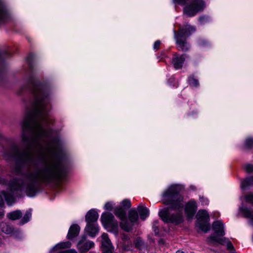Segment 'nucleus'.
Wrapping results in <instances>:
<instances>
[{"label":"nucleus","mask_w":253,"mask_h":253,"mask_svg":"<svg viewBox=\"0 0 253 253\" xmlns=\"http://www.w3.org/2000/svg\"><path fill=\"white\" fill-rule=\"evenodd\" d=\"M34 86L33 97L30 106H26L25 116L22 123V141L27 147L21 150L17 146H12L10 155L23 165H34L36 156L29 149L38 148V164L34 171H28L24 179L14 178L8 182L11 190L23 191L29 197L35 195L40 181L49 182L64 177L67 172L66 166L58 157L60 141L53 135L54 132L48 127L49 120L46 118V108L49 97L41 84L30 81Z\"/></svg>","instance_id":"1"},{"label":"nucleus","mask_w":253,"mask_h":253,"mask_svg":"<svg viewBox=\"0 0 253 253\" xmlns=\"http://www.w3.org/2000/svg\"><path fill=\"white\" fill-rule=\"evenodd\" d=\"M182 186L179 184L169 185L162 194L163 203L173 210H179L183 207V197L180 194Z\"/></svg>","instance_id":"2"},{"label":"nucleus","mask_w":253,"mask_h":253,"mask_svg":"<svg viewBox=\"0 0 253 253\" xmlns=\"http://www.w3.org/2000/svg\"><path fill=\"white\" fill-rule=\"evenodd\" d=\"M195 31L194 27L187 24L180 28L177 33L174 31V39L178 50L185 52L189 49L190 46L186 39Z\"/></svg>","instance_id":"3"},{"label":"nucleus","mask_w":253,"mask_h":253,"mask_svg":"<svg viewBox=\"0 0 253 253\" xmlns=\"http://www.w3.org/2000/svg\"><path fill=\"white\" fill-rule=\"evenodd\" d=\"M189 0H172L173 2L177 3L181 5H185L184 8V14L192 17L198 12L202 11L206 7L205 1L202 0H194L189 4H187Z\"/></svg>","instance_id":"4"},{"label":"nucleus","mask_w":253,"mask_h":253,"mask_svg":"<svg viewBox=\"0 0 253 253\" xmlns=\"http://www.w3.org/2000/svg\"><path fill=\"white\" fill-rule=\"evenodd\" d=\"M101 220L103 226L106 228H111L110 231L116 236L118 234V222L114 216L110 212H104L101 216Z\"/></svg>","instance_id":"5"},{"label":"nucleus","mask_w":253,"mask_h":253,"mask_svg":"<svg viewBox=\"0 0 253 253\" xmlns=\"http://www.w3.org/2000/svg\"><path fill=\"white\" fill-rule=\"evenodd\" d=\"M159 215L162 219L166 223H172L175 224L180 223L183 221L182 213L178 212L170 214L167 209L161 210Z\"/></svg>","instance_id":"6"},{"label":"nucleus","mask_w":253,"mask_h":253,"mask_svg":"<svg viewBox=\"0 0 253 253\" xmlns=\"http://www.w3.org/2000/svg\"><path fill=\"white\" fill-rule=\"evenodd\" d=\"M197 226L205 233L210 230L209 221L210 217L207 211L199 210L197 214Z\"/></svg>","instance_id":"7"},{"label":"nucleus","mask_w":253,"mask_h":253,"mask_svg":"<svg viewBox=\"0 0 253 253\" xmlns=\"http://www.w3.org/2000/svg\"><path fill=\"white\" fill-rule=\"evenodd\" d=\"M114 214L121 220L120 224L121 228L126 232L132 229V224H129L126 219V211L121 207H117L114 210Z\"/></svg>","instance_id":"8"},{"label":"nucleus","mask_w":253,"mask_h":253,"mask_svg":"<svg viewBox=\"0 0 253 253\" xmlns=\"http://www.w3.org/2000/svg\"><path fill=\"white\" fill-rule=\"evenodd\" d=\"M207 242L210 245H215L216 243H219L222 245L226 246L228 250L234 249L233 246L231 242L228 239L226 238L218 239L216 236L212 235L207 238Z\"/></svg>","instance_id":"9"},{"label":"nucleus","mask_w":253,"mask_h":253,"mask_svg":"<svg viewBox=\"0 0 253 253\" xmlns=\"http://www.w3.org/2000/svg\"><path fill=\"white\" fill-rule=\"evenodd\" d=\"M94 246V244L92 241H86L85 238L83 237L78 242L77 247L81 253H84L93 248Z\"/></svg>","instance_id":"10"},{"label":"nucleus","mask_w":253,"mask_h":253,"mask_svg":"<svg viewBox=\"0 0 253 253\" xmlns=\"http://www.w3.org/2000/svg\"><path fill=\"white\" fill-rule=\"evenodd\" d=\"M197 205L195 201L191 200L188 202L185 208V212L188 218H192L197 211Z\"/></svg>","instance_id":"11"},{"label":"nucleus","mask_w":253,"mask_h":253,"mask_svg":"<svg viewBox=\"0 0 253 253\" xmlns=\"http://www.w3.org/2000/svg\"><path fill=\"white\" fill-rule=\"evenodd\" d=\"M185 61V58L183 55H179L177 53H174L172 59V63L174 68L176 69H181Z\"/></svg>","instance_id":"12"},{"label":"nucleus","mask_w":253,"mask_h":253,"mask_svg":"<svg viewBox=\"0 0 253 253\" xmlns=\"http://www.w3.org/2000/svg\"><path fill=\"white\" fill-rule=\"evenodd\" d=\"M99 215L94 209L89 210L85 215V221L87 223H95L97 220Z\"/></svg>","instance_id":"13"},{"label":"nucleus","mask_w":253,"mask_h":253,"mask_svg":"<svg viewBox=\"0 0 253 253\" xmlns=\"http://www.w3.org/2000/svg\"><path fill=\"white\" fill-rule=\"evenodd\" d=\"M212 229L214 234L218 236H223L225 234L223 224L220 221H216L212 224Z\"/></svg>","instance_id":"14"},{"label":"nucleus","mask_w":253,"mask_h":253,"mask_svg":"<svg viewBox=\"0 0 253 253\" xmlns=\"http://www.w3.org/2000/svg\"><path fill=\"white\" fill-rule=\"evenodd\" d=\"M85 230L89 236L93 237L98 232V226L96 223H87L85 227Z\"/></svg>","instance_id":"15"},{"label":"nucleus","mask_w":253,"mask_h":253,"mask_svg":"<svg viewBox=\"0 0 253 253\" xmlns=\"http://www.w3.org/2000/svg\"><path fill=\"white\" fill-rule=\"evenodd\" d=\"M102 238V246L103 248V251L104 250H113V247L111 242L110 240L109 239L108 234L107 233H104L101 235Z\"/></svg>","instance_id":"16"},{"label":"nucleus","mask_w":253,"mask_h":253,"mask_svg":"<svg viewBox=\"0 0 253 253\" xmlns=\"http://www.w3.org/2000/svg\"><path fill=\"white\" fill-rule=\"evenodd\" d=\"M80 231V227L77 224H74L70 226L67 237L68 239H72L77 237Z\"/></svg>","instance_id":"17"},{"label":"nucleus","mask_w":253,"mask_h":253,"mask_svg":"<svg viewBox=\"0 0 253 253\" xmlns=\"http://www.w3.org/2000/svg\"><path fill=\"white\" fill-rule=\"evenodd\" d=\"M8 17V13L7 11L3 2L0 0V22L6 21Z\"/></svg>","instance_id":"18"},{"label":"nucleus","mask_w":253,"mask_h":253,"mask_svg":"<svg viewBox=\"0 0 253 253\" xmlns=\"http://www.w3.org/2000/svg\"><path fill=\"white\" fill-rule=\"evenodd\" d=\"M240 211L243 213L244 216L250 219V223L253 225V210L247 208H240Z\"/></svg>","instance_id":"19"},{"label":"nucleus","mask_w":253,"mask_h":253,"mask_svg":"<svg viewBox=\"0 0 253 253\" xmlns=\"http://www.w3.org/2000/svg\"><path fill=\"white\" fill-rule=\"evenodd\" d=\"M137 210L142 220H144L149 216V211L146 207L139 206L138 207Z\"/></svg>","instance_id":"20"},{"label":"nucleus","mask_w":253,"mask_h":253,"mask_svg":"<svg viewBox=\"0 0 253 253\" xmlns=\"http://www.w3.org/2000/svg\"><path fill=\"white\" fill-rule=\"evenodd\" d=\"M128 218L130 220L129 224H132V227L133 225V223L136 221L138 218V215L137 211L134 209H131L128 212Z\"/></svg>","instance_id":"21"},{"label":"nucleus","mask_w":253,"mask_h":253,"mask_svg":"<svg viewBox=\"0 0 253 253\" xmlns=\"http://www.w3.org/2000/svg\"><path fill=\"white\" fill-rule=\"evenodd\" d=\"M71 243L69 241L61 242L57 244L54 247H53V248L51 250V252L57 251L58 250L62 249L69 248L71 247Z\"/></svg>","instance_id":"22"},{"label":"nucleus","mask_w":253,"mask_h":253,"mask_svg":"<svg viewBox=\"0 0 253 253\" xmlns=\"http://www.w3.org/2000/svg\"><path fill=\"white\" fill-rule=\"evenodd\" d=\"M252 184H253V177L247 178L241 182V188L243 190H245L249 189Z\"/></svg>","instance_id":"23"},{"label":"nucleus","mask_w":253,"mask_h":253,"mask_svg":"<svg viewBox=\"0 0 253 253\" xmlns=\"http://www.w3.org/2000/svg\"><path fill=\"white\" fill-rule=\"evenodd\" d=\"M22 216V212L19 210H16L15 211L8 213L7 217L11 220H16L19 219Z\"/></svg>","instance_id":"24"},{"label":"nucleus","mask_w":253,"mask_h":253,"mask_svg":"<svg viewBox=\"0 0 253 253\" xmlns=\"http://www.w3.org/2000/svg\"><path fill=\"white\" fill-rule=\"evenodd\" d=\"M0 227L2 232L5 234H10L13 231V228L6 223L2 222L0 225Z\"/></svg>","instance_id":"25"},{"label":"nucleus","mask_w":253,"mask_h":253,"mask_svg":"<svg viewBox=\"0 0 253 253\" xmlns=\"http://www.w3.org/2000/svg\"><path fill=\"white\" fill-rule=\"evenodd\" d=\"M32 216V210L31 209L26 211L24 217H23L21 222V224H24L30 220Z\"/></svg>","instance_id":"26"},{"label":"nucleus","mask_w":253,"mask_h":253,"mask_svg":"<svg viewBox=\"0 0 253 253\" xmlns=\"http://www.w3.org/2000/svg\"><path fill=\"white\" fill-rule=\"evenodd\" d=\"M132 243L131 241L122 242V249L124 251H129L132 247Z\"/></svg>","instance_id":"27"},{"label":"nucleus","mask_w":253,"mask_h":253,"mask_svg":"<svg viewBox=\"0 0 253 253\" xmlns=\"http://www.w3.org/2000/svg\"><path fill=\"white\" fill-rule=\"evenodd\" d=\"M253 147V137H249L247 138L245 142L244 148L245 149H250Z\"/></svg>","instance_id":"28"},{"label":"nucleus","mask_w":253,"mask_h":253,"mask_svg":"<svg viewBox=\"0 0 253 253\" xmlns=\"http://www.w3.org/2000/svg\"><path fill=\"white\" fill-rule=\"evenodd\" d=\"M188 82L189 84L193 87H196L199 85V82L197 80L193 78V77H190L188 78Z\"/></svg>","instance_id":"29"},{"label":"nucleus","mask_w":253,"mask_h":253,"mask_svg":"<svg viewBox=\"0 0 253 253\" xmlns=\"http://www.w3.org/2000/svg\"><path fill=\"white\" fill-rule=\"evenodd\" d=\"M2 194V196L0 195V206H2L4 204L3 197L4 198L7 204H9V197L5 194L4 192H3Z\"/></svg>","instance_id":"30"},{"label":"nucleus","mask_w":253,"mask_h":253,"mask_svg":"<svg viewBox=\"0 0 253 253\" xmlns=\"http://www.w3.org/2000/svg\"><path fill=\"white\" fill-rule=\"evenodd\" d=\"M121 206L124 208L125 209H129L131 207L130 201L129 200H123L121 203Z\"/></svg>","instance_id":"31"},{"label":"nucleus","mask_w":253,"mask_h":253,"mask_svg":"<svg viewBox=\"0 0 253 253\" xmlns=\"http://www.w3.org/2000/svg\"><path fill=\"white\" fill-rule=\"evenodd\" d=\"M153 229L156 235L159 233L158 221L157 220L154 221L153 223Z\"/></svg>","instance_id":"32"},{"label":"nucleus","mask_w":253,"mask_h":253,"mask_svg":"<svg viewBox=\"0 0 253 253\" xmlns=\"http://www.w3.org/2000/svg\"><path fill=\"white\" fill-rule=\"evenodd\" d=\"M246 201L253 204V194L250 193L245 196Z\"/></svg>","instance_id":"33"},{"label":"nucleus","mask_w":253,"mask_h":253,"mask_svg":"<svg viewBox=\"0 0 253 253\" xmlns=\"http://www.w3.org/2000/svg\"><path fill=\"white\" fill-rule=\"evenodd\" d=\"M114 204L111 202H107L104 205V209L106 210L111 211L113 209Z\"/></svg>","instance_id":"34"},{"label":"nucleus","mask_w":253,"mask_h":253,"mask_svg":"<svg viewBox=\"0 0 253 253\" xmlns=\"http://www.w3.org/2000/svg\"><path fill=\"white\" fill-rule=\"evenodd\" d=\"M122 242H125L128 241H130L129 236L126 234H122L121 235Z\"/></svg>","instance_id":"35"},{"label":"nucleus","mask_w":253,"mask_h":253,"mask_svg":"<svg viewBox=\"0 0 253 253\" xmlns=\"http://www.w3.org/2000/svg\"><path fill=\"white\" fill-rule=\"evenodd\" d=\"M142 243V242L140 238H137L134 241L135 246L137 248H140L141 246Z\"/></svg>","instance_id":"36"},{"label":"nucleus","mask_w":253,"mask_h":253,"mask_svg":"<svg viewBox=\"0 0 253 253\" xmlns=\"http://www.w3.org/2000/svg\"><path fill=\"white\" fill-rule=\"evenodd\" d=\"M245 169L247 172H251L253 171V165L251 164H247L245 166Z\"/></svg>","instance_id":"37"},{"label":"nucleus","mask_w":253,"mask_h":253,"mask_svg":"<svg viewBox=\"0 0 253 253\" xmlns=\"http://www.w3.org/2000/svg\"><path fill=\"white\" fill-rule=\"evenodd\" d=\"M199 20L202 24H204L208 21V18L206 16H202L199 18Z\"/></svg>","instance_id":"38"},{"label":"nucleus","mask_w":253,"mask_h":253,"mask_svg":"<svg viewBox=\"0 0 253 253\" xmlns=\"http://www.w3.org/2000/svg\"><path fill=\"white\" fill-rule=\"evenodd\" d=\"M200 202L204 206L208 205L209 204V200L207 198H201Z\"/></svg>","instance_id":"39"},{"label":"nucleus","mask_w":253,"mask_h":253,"mask_svg":"<svg viewBox=\"0 0 253 253\" xmlns=\"http://www.w3.org/2000/svg\"><path fill=\"white\" fill-rule=\"evenodd\" d=\"M161 44V42L160 41H157L155 42L153 47L155 49H157L158 47H159L160 45Z\"/></svg>","instance_id":"40"},{"label":"nucleus","mask_w":253,"mask_h":253,"mask_svg":"<svg viewBox=\"0 0 253 253\" xmlns=\"http://www.w3.org/2000/svg\"><path fill=\"white\" fill-rule=\"evenodd\" d=\"M4 215V211L2 210H0V218H1Z\"/></svg>","instance_id":"41"},{"label":"nucleus","mask_w":253,"mask_h":253,"mask_svg":"<svg viewBox=\"0 0 253 253\" xmlns=\"http://www.w3.org/2000/svg\"><path fill=\"white\" fill-rule=\"evenodd\" d=\"M103 253H113V250H107L103 251Z\"/></svg>","instance_id":"42"},{"label":"nucleus","mask_w":253,"mask_h":253,"mask_svg":"<svg viewBox=\"0 0 253 253\" xmlns=\"http://www.w3.org/2000/svg\"><path fill=\"white\" fill-rule=\"evenodd\" d=\"M176 253H185V252L182 251H180V250H178L176 252Z\"/></svg>","instance_id":"43"},{"label":"nucleus","mask_w":253,"mask_h":253,"mask_svg":"<svg viewBox=\"0 0 253 253\" xmlns=\"http://www.w3.org/2000/svg\"><path fill=\"white\" fill-rule=\"evenodd\" d=\"M2 56V54L0 52V58H1Z\"/></svg>","instance_id":"44"},{"label":"nucleus","mask_w":253,"mask_h":253,"mask_svg":"<svg viewBox=\"0 0 253 253\" xmlns=\"http://www.w3.org/2000/svg\"><path fill=\"white\" fill-rule=\"evenodd\" d=\"M71 251H73L74 252H75V253H77V252H76L75 250H71Z\"/></svg>","instance_id":"45"},{"label":"nucleus","mask_w":253,"mask_h":253,"mask_svg":"<svg viewBox=\"0 0 253 253\" xmlns=\"http://www.w3.org/2000/svg\"><path fill=\"white\" fill-rule=\"evenodd\" d=\"M58 253H61V252L59 251V252H58Z\"/></svg>","instance_id":"46"}]
</instances>
